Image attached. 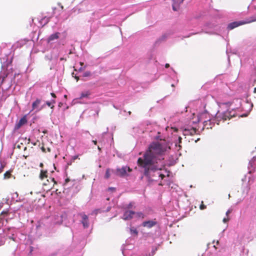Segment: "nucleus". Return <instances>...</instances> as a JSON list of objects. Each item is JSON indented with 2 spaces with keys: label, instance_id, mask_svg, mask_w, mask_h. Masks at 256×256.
<instances>
[{
  "label": "nucleus",
  "instance_id": "nucleus-1",
  "mask_svg": "<svg viewBox=\"0 0 256 256\" xmlns=\"http://www.w3.org/2000/svg\"><path fill=\"white\" fill-rule=\"evenodd\" d=\"M170 149V146L165 143L153 142L151 143L144 153L143 156L137 161L138 166L143 170L144 175L150 178V172L162 170V165L158 164V156H162Z\"/></svg>",
  "mask_w": 256,
  "mask_h": 256
},
{
  "label": "nucleus",
  "instance_id": "nucleus-16",
  "mask_svg": "<svg viewBox=\"0 0 256 256\" xmlns=\"http://www.w3.org/2000/svg\"><path fill=\"white\" fill-rule=\"evenodd\" d=\"M90 92L88 90L82 92L80 94V98H88L89 96H90Z\"/></svg>",
  "mask_w": 256,
  "mask_h": 256
},
{
  "label": "nucleus",
  "instance_id": "nucleus-39",
  "mask_svg": "<svg viewBox=\"0 0 256 256\" xmlns=\"http://www.w3.org/2000/svg\"><path fill=\"white\" fill-rule=\"evenodd\" d=\"M182 138L180 136L178 138V141H179L180 143L182 142Z\"/></svg>",
  "mask_w": 256,
  "mask_h": 256
},
{
  "label": "nucleus",
  "instance_id": "nucleus-46",
  "mask_svg": "<svg viewBox=\"0 0 256 256\" xmlns=\"http://www.w3.org/2000/svg\"><path fill=\"white\" fill-rule=\"evenodd\" d=\"M174 131L176 132L177 131V128H174Z\"/></svg>",
  "mask_w": 256,
  "mask_h": 256
},
{
  "label": "nucleus",
  "instance_id": "nucleus-38",
  "mask_svg": "<svg viewBox=\"0 0 256 256\" xmlns=\"http://www.w3.org/2000/svg\"><path fill=\"white\" fill-rule=\"evenodd\" d=\"M92 142L96 145L97 144V141L96 140H93Z\"/></svg>",
  "mask_w": 256,
  "mask_h": 256
},
{
  "label": "nucleus",
  "instance_id": "nucleus-18",
  "mask_svg": "<svg viewBox=\"0 0 256 256\" xmlns=\"http://www.w3.org/2000/svg\"><path fill=\"white\" fill-rule=\"evenodd\" d=\"M134 216H135V217L138 218H144V214L142 212H135V214H134Z\"/></svg>",
  "mask_w": 256,
  "mask_h": 256
},
{
  "label": "nucleus",
  "instance_id": "nucleus-19",
  "mask_svg": "<svg viewBox=\"0 0 256 256\" xmlns=\"http://www.w3.org/2000/svg\"><path fill=\"white\" fill-rule=\"evenodd\" d=\"M110 169L107 168L106 170V172L105 176H104V178L106 179H108L110 177Z\"/></svg>",
  "mask_w": 256,
  "mask_h": 256
},
{
  "label": "nucleus",
  "instance_id": "nucleus-49",
  "mask_svg": "<svg viewBox=\"0 0 256 256\" xmlns=\"http://www.w3.org/2000/svg\"><path fill=\"white\" fill-rule=\"evenodd\" d=\"M0 220H1V218H0Z\"/></svg>",
  "mask_w": 256,
  "mask_h": 256
},
{
  "label": "nucleus",
  "instance_id": "nucleus-27",
  "mask_svg": "<svg viewBox=\"0 0 256 256\" xmlns=\"http://www.w3.org/2000/svg\"><path fill=\"white\" fill-rule=\"evenodd\" d=\"M229 220H230V218H229L228 217H227V218H223V220H222V222H224V223H226V222H228V221H229Z\"/></svg>",
  "mask_w": 256,
  "mask_h": 256
},
{
  "label": "nucleus",
  "instance_id": "nucleus-24",
  "mask_svg": "<svg viewBox=\"0 0 256 256\" xmlns=\"http://www.w3.org/2000/svg\"><path fill=\"white\" fill-rule=\"evenodd\" d=\"M5 166V165L2 164V162H0V173L2 171L3 168Z\"/></svg>",
  "mask_w": 256,
  "mask_h": 256
},
{
  "label": "nucleus",
  "instance_id": "nucleus-37",
  "mask_svg": "<svg viewBox=\"0 0 256 256\" xmlns=\"http://www.w3.org/2000/svg\"><path fill=\"white\" fill-rule=\"evenodd\" d=\"M170 67V64H166V65H165V68H168Z\"/></svg>",
  "mask_w": 256,
  "mask_h": 256
},
{
  "label": "nucleus",
  "instance_id": "nucleus-28",
  "mask_svg": "<svg viewBox=\"0 0 256 256\" xmlns=\"http://www.w3.org/2000/svg\"><path fill=\"white\" fill-rule=\"evenodd\" d=\"M78 158V155L74 156L72 157V162H74L76 159Z\"/></svg>",
  "mask_w": 256,
  "mask_h": 256
},
{
  "label": "nucleus",
  "instance_id": "nucleus-3",
  "mask_svg": "<svg viewBox=\"0 0 256 256\" xmlns=\"http://www.w3.org/2000/svg\"><path fill=\"white\" fill-rule=\"evenodd\" d=\"M198 122H202L204 127L208 128L210 126V116L208 113L204 112L200 114L198 116Z\"/></svg>",
  "mask_w": 256,
  "mask_h": 256
},
{
  "label": "nucleus",
  "instance_id": "nucleus-45",
  "mask_svg": "<svg viewBox=\"0 0 256 256\" xmlns=\"http://www.w3.org/2000/svg\"><path fill=\"white\" fill-rule=\"evenodd\" d=\"M48 152H50V148H48Z\"/></svg>",
  "mask_w": 256,
  "mask_h": 256
},
{
  "label": "nucleus",
  "instance_id": "nucleus-43",
  "mask_svg": "<svg viewBox=\"0 0 256 256\" xmlns=\"http://www.w3.org/2000/svg\"><path fill=\"white\" fill-rule=\"evenodd\" d=\"M98 150H99V151H100V150H101V148H100V146H98Z\"/></svg>",
  "mask_w": 256,
  "mask_h": 256
},
{
  "label": "nucleus",
  "instance_id": "nucleus-2",
  "mask_svg": "<svg viewBox=\"0 0 256 256\" xmlns=\"http://www.w3.org/2000/svg\"><path fill=\"white\" fill-rule=\"evenodd\" d=\"M234 112L226 110L225 112H218L216 114V120L219 124L221 122H224L226 120H230L231 118L234 117Z\"/></svg>",
  "mask_w": 256,
  "mask_h": 256
},
{
  "label": "nucleus",
  "instance_id": "nucleus-21",
  "mask_svg": "<svg viewBox=\"0 0 256 256\" xmlns=\"http://www.w3.org/2000/svg\"><path fill=\"white\" fill-rule=\"evenodd\" d=\"M7 76V74H0V84H2L4 80V78Z\"/></svg>",
  "mask_w": 256,
  "mask_h": 256
},
{
  "label": "nucleus",
  "instance_id": "nucleus-42",
  "mask_svg": "<svg viewBox=\"0 0 256 256\" xmlns=\"http://www.w3.org/2000/svg\"><path fill=\"white\" fill-rule=\"evenodd\" d=\"M48 21H49V18H46V23L48 22Z\"/></svg>",
  "mask_w": 256,
  "mask_h": 256
},
{
  "label": "nucleus",
  "instance_id": "nucleus-30",
  "mask_svg": "<svg viewBox=\"0 0 256 256\" xmlns=\"http://www.w3.org/2000/svg\"><path fill=\"white\" fill-rule=\"evenodd\" d=\"M8 214V211H2L0 214L1 215H4V214L7 215Z\"/></svg>",
  "mask_w": 256,
  "mask_h": 256
},
{
  "label": "nucleus",
  "instance_id": "nucleus-10",
  "mask_svg": "<svg viewBox=\"0 0 256 256\" xmlns=\"http://www.w3.org/2000/svg\"><path fill=\"white\" fill-rule=\"evenodd\" d=\"M27 122V120L26 116L21 118L18 122L16 123L14 126L15 130H18L21 126L25 124Z\"/></svg>",
  "mask_w": 256,
  "mask_h": 256
},
{
  "label": "nucleus",
  "instance_id": "nucleus-47",
  "mask_svg": "<svg viewBox=\"0 0 256 256\" xmlns=\"http://www.w3.org/2000/svg\"><path fill=\"white\" fill-rule=\"evenodd\" d=\"M80 64L81 65H82L84 64L83 62H80Z\"/></svg>",
  "mask_w": 256,
  "mask_h": 256
},
{
  "label": "nucleus",
  "instance_id": "nucleus-14",
  "mask_svg": "<svg viewBox=\"0 0 256 256\" xmlns=\"http://www.w3.org/2000/svg\"><path fill=\"white\" fill-rule=\"evenodd\" d=\"M47 174H48L47 170H41L40 173V179L42 180H43L44 178H47V177H48Z\"/></svg>",
  "mask_w": 256,
  "mask_h": 256
},
{
  "label": "nucleus",
  "instance_id": "nucleus-34",
  "mask_svg": "<svg viewBox=\"0 0 256 256\" xmlns=\"http://www.w3.org/2000/svg\"><path fill=\"white\" fill-rule=\"evenodd\" d=\"M41 149L44 152H46V149L44 146H42Z\"/></svg>",
  "mask_w": 256,
  "mask_h": 256
},
{
  "label": "nucleus",
  "instance_id": "nucleus-31",
  "mask_svg": "<svg viewBox=\"0 0 256 256\" xmlns=\"http://www.w3.org/2000/svg\"><path fill=\"white\" fill-rule=\"evenodd\" d=\"M70 181V179L69 178H67L65 180V182L64 184H66L68 182Z\"/></svg>",
  "mask_w": 256,
  "mask_h": 256
},
{
  "label": "nucleus",
  "instance_id": "nucleus-15",
  "mask_svg": "<svg viewBox=\"0 0 256 256\" xmlns=\"http://www.w3.org/2000/svg\"><path fill=\"white\" fill-rule=\"evenodd\" d=\"M12 170H9L6 171L4 174V179H8L11 178L12 176Z\"/></svg>",
  "mask_w": 256,
  "mask_h": 256
},
{
  "label": "nucleus",
  "instance_id": "nucleus-20",
  "mask_svg": "<svg viewBox=\"0 0 256 256\" xmlns=\"http://www.w3.org/2000/svg\"><path fill=\"white\" fill-rule=\"evenodd\" d=\"M130 231L132 234H134L135 235H138V232L136 228H130Z\"/></svg>",
  "mask_w": 256,
  "mask_h": 256
},
{
  "label": "nucleus",
  "instance_id": "nucleus-29",
  "mask_svg": "<svg viewBox=\"0 0 256 256\" xmlns=\"http://www.w3.org/2000/svg\"><path fill=\"white\" fill-rule=\"evenodd\" d=\"M100 211V210L99 209H96L95 210H94L93 212H92V214H97Z\"/></svg>",
  "mask_w": 256,
  "mask_h": 256
},
{
  "label": "nucleus",
  "instance_id": "nucleus-11",
  "mask_svg": "<svg viewBox=\"0 0 256 256\" xmlns=\"http://www.w3.org/2000/svg\"><path fill=\"white\" fill-rule=\"evenodd\" d=\"M197 130H198L194 128H185L184 130V134L193 136L196 134Z\"/></svg>",
  "mask_w": 256,
  "mask_h": 256
},
{
  "label": "nucleus",
  "instance_id": "nucleus-5",
  "mask_svg": "<svg viewBox=\"0 0 256 256\" xmlns=\"http://www.w3.org/2000/svg\"><path fill=\"white\" fill-rule=\"evenodd\" d=\"M126 171L131 172L132 170L128 166H123L122 168H118L116 169V174L120 177H123L127 176Z\"/></svg>",
  "mask_w": 256,
  "mask_h": 256
},
{
  "label": "nucleus",
  "instance_id": "nucleus-48",
  "mask_svg": "<svg viewBox=\"0 0 256 256\" xmlns=\"http://www.w3.org/2000/svg\"><path fill=\"white\" fill-rule=\"evenodd\" d=\"M68 164H72V162H70V163H68Z\"/></svg>",
  "mask_w": 256,
  "mask_h": 256
},
{
  "label": "nucleus",
  "instance_id": "nucleus-13",
  "mask_svg": "<svg viewBox=\"0 0 256 256\" xmlns=\"http://www.w3.org/2000/svg\"><path fill=\"white\" fill-rule=\"evenodd\" d=\"M60 35V33L58 32L51 34L48 38V42H50V41L58 39L59 38Z\"/></svg>",
  "mask_w": 256,
  "mask_h": 256
},
{
  "label": "nucleus",
  "instance_id": "nucleus-7",
  "mask_svg": "<svg viewBox=\"0 0 256 256\" xmlns=\"http://www.w3.org/2000/svg\"><path fill=\"white\" fill-rule=\"evenodd\" d=\"M135 214V212L132 210H126L122 216V218L124 220H130L132 219L134 214Z\"/></svg>",
  "mask_w": 256,
  "mask_h": 256
},
{
  "label": "nucleus",
  "instance_id": "nucleus-8",
  "mask_svg": "<svg viewBox=\"0 0 256 256\" xmlns=\"http://www.w3.org/2000/svg\"><path fill=\"white\" fill-rule=\"evenodd\" d=\"M157 224V222L156 220H152L144 221L142 222V226L144 227L150 228Z\"/></svg>",
  "mask_w": 256,
  "mask_h": 256
},
{
  "label": "nucleus",
  "instance_id": "nucleus-6",
  "mask_svg": "<svg viewBox=\"0 0 256 256\" xmlns=\"http://www.w3.org/2000/svg\"><path fill=\"white\" fill-rule=\"evenodd\" d=\"M40 103L41 100L39 98H36L32 104V110L31 112L35 110H36V112L40 111L42 109V108H40Z\"/></svg>",
  "mask_w": 256,
  "mask_h": 256
},
{
  "label": "nucleus",
  "instance_id": "nucleus-17",
  "mask_svg": "<svg viewBox=\"0 0 256 256\" xmlns=\"http://www.w3.org/2000/svg\"><path fill=\"white\" fill-rule=\"evenodd\" d=\"M56 103V100H52L50 102H48V101H46V104L50 107L51 108H54V104Z\"/></svg>",
  "mask_w": 256,
  "mask_h": 256
},
{
  "label": "nucleus",
  "instance_id": "nucleus-22",
  "mask_svg": "<svg viewBox=\"0 0 256 256\" xmlns=\"http://www.w3.org/2000/svg\"><path fill=\"white\" fill-rule=\"evenodd\" d=\"M4 234H0V246L4 244Z\"/></svg>",
  "mask_w": 256,
  "mask_h": 256
},
{
  "label": "nucleus",
  "instance_id": "nucleus-40",
  "mask_svg": "<svg viewBox=\"0 0 256 256\" xmlns=\"http://www.w3.org/2000/svg\"><path fill=\"white\" fill-rule=\"evenodd\" d=\"M40 168H43V166H44V164H43V163H42V162L40 163Z\"/></svg>",
  "mask_w": 256,
  "mask_h": 256
},
{
  "label": "nucleus",
  "instance_id": "nucleus-33",
  "mask_svg": "<svg viewBox=\"0 0 256 256\" xmlns=\"http://www.w3.org/2000/svg\"><path fill=\"white\" fill-rule=\"evenodd\" d=\"M50 95L52 96V97H53V98H56V94H55L54 93H53V92H52V93L50 94Z\"/></svg>",
  "mask_w": 256,
  "mask_h": 256
},
{
  "label": "nucleus",
  "instance_id": "nucleus-25",
  "mask_svg": "<svg viewBox=\"0 0 256 256\" xmlns=\"http://www.w3.org/2000/svg\"><path fill=\"white\" fill-rule=\"evenodd\" d=\"M91 75V73L90 72H84V74H83V76L84 77H87V76H89Z\"/></svg>",
  "mask_w": 256,
  "mask_h": 256
},
{
  "label": "nucleus",
  "instance_id": "nucleus-12",
  "mask_svg": "<svg viewBox=\"0 0 256 256\" xmlns=\"http://www.w3.org/2000/svg\"><path fill=\"white\" fill-rule=\"evenodd\" d=\"M184 0H173L172 9L174 11H177L180 5L182 3Z\"/></svg>",
  "mask_w": 256,
  "mask_h": 256
},
{
  "label": "nucleus",
  "instance_id": "nucleus-32",
  "mask_svg": "<svg viewBox=\"0 0 256 256\" xmlns=\"http://www.w3.org/2000/svg\"><path fill=\"white\" fill-rule=\"evenodd\" d=\"M230 212H231V210H228L226 212V216H227L228 217V214H229Z\"/></svg>",
  "mask_w": 256,
  "mask_h": 256
},
{
  "label": "nucleus",
  "instance_id": "nucleus-9",
  "mask_svg": "<svg viewBox=\"0 0 256 256\" xmlns=\"http://www.w3.org/2000/svg\"><path fill=\"white\" fill-rule=\"evenodd\" d=\"M80 215L81 216L82 218V223L83 225L84 228H88L89 226L88 216L84 214H80Z\"/></svg>",
  "mask_w": 256,
  "mask_h": 256
},
{
  "label": "nucleus",
  "instance_id": "nucleus-36",
  "mask_svg": "<svg viewBox=\"0 0 256 256\" xmlns=\"http://www.w3.org/2000/svg\"><path fill=\"white\" fill-rule=\"evenodd\" d=\"M52 181L53 182H54V184H56V182L55 181L54 178H52L51 179Z\"/></svg>",
  "mask_w": 256,
  "mask_h": 256
},
{
  "label": "nucleus",
  "instance_id": "nucleus-4",
  "mask_svg": "<svg viewBox=\"0 0 256 256\" xmlns=\"http://www.w3.org/2000/svg\"><path fill=\"white\" fill-rule=\"evenodd\" d=\"M255 21H256V17L252 18L251 20H250L248 22L243 21V22H232L230 23L228 25V30H232L242 24H247L248 22H254Z\"/></svg>",
  "mask_w": 256,
  "mask_h": 256
},
{
  "label": "nucleus",
  "instance_id": "nucleus-23",
  "mask_svg": "<svg viewBox=\"0 0 256 256\" xmlns=\"http://www.w3.org/2000/svg\"><path fill=\"white\" fill-rule=\"evenodd\" d=\"M206 206H205L204 204V202L202 201V203H201V204L200 205V208L201 210H204L206 209Z\"/></svg>",
  "mask_w": 256,
  "mask_h": 256
},
{
  "label": "nucleus",
  "instance_id": "nucleus-41",
  "mask_svg": "<svg viewBox=\"0 0 256 256\" xmlns=\"http://www.w3.org/2000/svg\"><path fill=\"white\" fill-rule=\"evenodd\" d=\"M75 78L76 80V81L78 82L79 80V78L78 76H76Z\"/></svg>",
  "mask_w": 256,
  "mask_h": 256
},
{
  "label": "nucleus",
  "instance_id": "nucleus-44",
  "mask_svg": "<svg viewBox=\"0 0 256 256\" xmlns=\"http://www.w3.org/2000/svg\"><path fill=\"white\" fill-rule=\"evenodd\" d=\"M254 93H256V88H254Z\"/></svg>",
  "mask_w": 256,
  "mask_h": 256
},
{
  "label": "nucleus",
  "instance_id": "nucleus-35",
  "mask_svg": "<svg viewBox=\"0 0 256 256\" xmlns=\"http://www.w3.org/2000/svg\"><path fill=\"white\" fill-rule=\"evenodd\" d=\"M58 6H60L61 9L62 10L64 9V6L62 5V4L60 3H58Z\"/></svg>",
  "mask_w": 256,
  "mask_h": 256
},
{
  "label": "nucleus",
  "instance_id": "nucleus-26",
  "mask_svg": "<svg viewBox=\"0 0 256 256\" xmlns=\"http://www.w3.org/2000/svg\"><path fill=\"white\" fill-rule=\"evenodd\" d=\"M132 206H133V203L130 202L126 206V208L128 209L132 208Z\"/></svg>",
  "mask_w": 256,
  "mask_h": 256
}]
</instances>
